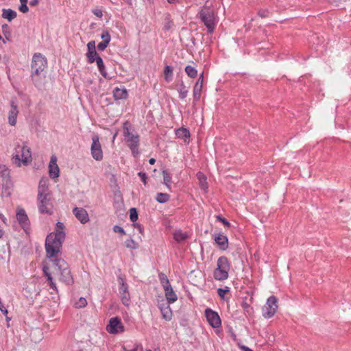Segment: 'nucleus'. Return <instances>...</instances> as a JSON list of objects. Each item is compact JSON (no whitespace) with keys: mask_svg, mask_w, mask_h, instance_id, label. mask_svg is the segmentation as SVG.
Returning a JSON list of instances; mask_svg holds the SVG:
<instances>
[{"mask_svg":"<svg viewBox=\"0 0 351 351\" xmlns=\"http://www.w3.org/2000/svg\"><path fill=\"white\" fill-rule=\"evenodd\" d=\"M59 167L58 165H49V174L50 178L54 179L59 176Z\"/></svg>","mask_w":351,"mask_h":351,"instance_id":"30","label":"nucleus"},{"mask_svg":"<svg viewBox=\"0 0 351 351\" xmlns=\"http://www.w3.org/2000/svg\"><path fill=\"white\" fill-rule=\"evenodd\" d=\"M125 245L126 247L130 249L136 250L138 247V244L133 239H128L125 241Z\"/></svg>","mask_w":351,"mask_h":351,"instance_id":"39","label":"nucleus"},{"mask_svg":"<svg viewBox=\"0 0 351 351\" xmlns=\"http://www.w3.org/2000/svg\"><path fill=\"white\" fill-rule=\"evenodd\" d=\"M73 213L75 217L83 224L87 223L89 221L88 213L83 208L75 207L73 209Z\"/></svg>","mask_w":351,"mask_h":351,"instance_id":"16","label":"nucleus"},{"mask_svg":"<svg viewBox=\"0 0 351 351\" xmlns=\"http://www.w3.org/2000/svg\"><path fill=\"white\" fill-rule=\"evenodd\" d=\"M161 285L163 287L165 292L172 289L171 285L169 282V280L167 282V284H161Z\"/></svg>","mask_w":351,"mask_h":351,"instance_id":"52","label":"nucleus"},{"mask_svg":"<svg viewBox=\"0 0 351 351\" xmlns=\"http://www.w3.org/2000/svg\"><path fill=\"white\" fill-rule=\"evenodd\" d=\"M95 61H96V62H97V65L98 66L99 71L100 73L101 74V75L104 77L107 78L108 74L105 70V66L104 64L102 58L100 56L96 57V60Z\"/></svg>","mask_w":351,"mask_h":351,"instance_id":"26","label":"nucleus"},{"mask_svg":"<svg viewBox=\"0 0 351 351\" xmlns=\"http://www.w3.org/2000/svg\"><path fill=\"white\" fill-rule=\"evenodd\" d=\"M199 16L206 27L208 32L213 33L216 26V19L213 10L208 6H204L199 12Z\"/></svg>","mask_w":351,"mask_h":351,"instance_id":"5","label":"nucleus"},{"mask_svg":"<svg viewBox=\"0 0 351 351\" xmlns=\"http://www.w3.org/2000/svg\"><path fill=\"white\" fill-rule=\"evenodd\" d=\"M91 155L93 158L97 160L100 161L103 158V152L101 149V146L99 143V138L97 135H94L92 137V145H91Z\"/></svg>","mask_w":351,"mask_h":351,"instance_id":"11","label":"nucleus"},{"mask_svg":"<svg viewBox=\"0 0 351 351\" xmlns=\"http://www.w3.org/2000/svg\"><path fill=\"white\" fill-rule=\"evenodd\" d=\"M51 195L48 186V180L42 178L40 180L38 187V196L41 198L43 196Z\"/></svg>","mask_w":351,"mask_h":351,"instance_id":"17","label":"nucleus"},{"mask_svg":"<svg viewBox=\"0 0 351 351\" xmlns=\"http://www.w3.org/2000/svg\"><path fill=\"white\" fill-rule=\"evenodd\" d=\"M181 0H167L169 3H179Z\"/></svg>","mask_w":351,"mask_h":351,"instance_id":"59","label":"nucleus"},{"mask_svg":"<svg viewBox=\"0 0 351 351\" xmlns=\"http://www.w3.org/2000/svg\"><path fill=\"white\" fill-rule=\"evenodd\" d=\"M43 271L45 277H46V278H47V281L48 282L49 285L53 290H54L57 293L58 288H57V286H56L55 282L53 281V276H52L51 272L49 271V267L47 265H44L43 267Z\"/></svg>","mask_w":351,"mask_h":351,"instance_id":"19","label":"nucleus"},{"mask_svg":"<svg viewBox=\"0 0 351 351\" xmlns=\"http://www.w3.org/2000/svg\"><path fill=\"white\" fill-rule=\"evenodd\" d=\"M188 237V235L186 233L183 232L180 230L176 231L173 234V238L175 240L178 242H181L186 239Z\"/></svg>","mask_w":351,"mask_h":351,"instance_id":"34","label":"nucleus"},{"mask_svg":"<svg viewBox=\"0 0 351 351\" xmlns=\"http://www.w3.org/2000/svg\"><path fill=\"white\" fill-rule=\"evenodd\" d=\"M158 277L161 284H167V282L169 281L167 275L163 273L159 274Z\"/></svg>","mask_w":351,"mask_h":351,"instance_id":"44","label":"nucleus"},{"mask_svg":"<svg viewBox=\"0 0 351 351\" xmlns=\"http://www.w3.org/2000/svg\"><path fill=\"white\" fill-rule=\"evenodd\" d=\"M21 3H27V0H20Z\"/></svg>","mask_w":351,"mask_h":351,"instance_id":"62","label":"nucleus"},{"mask_svg":"<svg viewBox=\"0 0 351 351\" xmlns=\"http://www.w3.org/2000/svg\"><path fill=\"white\" fill-rule=\"evenodd\" d=\"M64 229V224L62 222H58L56 226V232L47 236L45 249L48 258H56V254L60 251L62 243L65 239Z\"/></svg>","mask_w":351,"mask_h":351,"instance_id":"1","label":"nucleus"},{"mask_svg":"<svg viewBox=\"0 0 351 351\" xmlns=\"http://www.w3.org/2000/svg\"><path fill=\"white\" fill-rule=\"evenodd\" d=\"M197 178L199 180V184L200 186V188L204 190V191H206L208 189V183H207V178L206 176L202 173L199 171L197 173Z\"/></svg>","mask_w":351,"mask_h":351,"instance_id":"24","label":"nucleus"},{"mask_svg":"<svg viewBox=\"0 0 351 351\" xmlns=\"http://www.w3.org/2000/svg\"><path fill=\"white\" fill-rule=\"evenodd\" d=\"M162 176H163V183L169 188L170 189L169 184L171 182V176L169 173V172L163 169L162 170Z\"/></svg>","mask_w":351,"mask_h":351,"instance_id":"37","label":"nucleus"},{"mask_svg":"<svg viewBox=\"0 0 351 351\" xmlns=\"http://www.w3.org/2000/svg\"><path fill=\"white\" fill-rule=\"evenodd\" d=\"M49 165H57V157L55 155L51 156Z\"/></svg>","mask_w":351,"mask_h":351,"instance_id":"53","label":"nucleus"},{"mask_svg":"<svg viewBox=\"0 0 351 351\" xmlns=\"http://www.w3.org/2000/svg\"><path fill=\"white\" fill-rule=\"evenodd\" d=\"M178 91L179 93V97L181 99H184L186 97L188 92H189V88L184 84L183 81L180 82V84H179V87L178 88Z\"/></svg>","mask_w":351,"mask_h":351,"instance_id":"25","label":"nucleus"},{"mask_svg":"<svg viewBox=\"0 0 351 351\" xmlns=\"http://www.w3.org/2000/svg\"><path fill=\"white\" fill-rule=\"evenodd\" d=\"M258 14L261 18H267L269 16V12L267 10H261Z\"/></svg>","mask_w":351,"mask_h":351,"instance_id":"45","label":"nucleus"},{"mask_svg":"<svg viewBox=\"0 0 351 351\" xmlns=\"http://www.w3.org/2000/svg\"><path fill=\"white\" fill-rule=\"evenodd\" d=\"M165 294L168 304L173 303L178 300V297L176 293L173 291V289L165 291Z\"/></svg>","mask_w":351,"mask_h":351,"instance_id":"27","label":"nucleus"},{"mask_svg":"<svg viewBox=\"0 0 351 351\" xmlns=\"http://www.w3.org/2000/svg\"><path fill=\"white\" fill-rule=\"evenodd\" d=\"M160 311H161V313L162 315V317L167 320V321H169L171 319V317H172V312L169 306V305H167V306H161L160 307Z\"/></svg>","mask_w":351,"mask_h":351,"instance_id":"29","label":"nucleus"},{"mask_svg":"<svg viewBox=\"0 0 351 351\" xmlns=\"http://www.w3.org/2000/svg\"><path fill=\"white\" fill-rule=\"evenodd\" d=\"M123 136L128 146L130 148L134 156L138 154L139 135L130 132L128 122L123 124Z\"/></svg>","mask_w":351,"mask_h":351,"instance_id":"7","label":"nucleus"},{"mask_svg":"<svg viewBox=\"0 0 351 351\" xmlns=\"http://www.w3.org/2000/svg\"><path fill=\"white\" fill-rule=\"evenodd\" d=\"M17 16V13L16 11L12 9H3L2 10V17L3 19H8L9 21H11L14 19H15Z\"/></svg>","mask_w":351,"mask_h":351,"instance_id":"23","label":"nucleus"},{"mask_svg":"<svg viewBox=\"0 0 351 351\" xmlns=\"http://www.w3.org/2000/svg\"><path fill=\"white\" fill-rule=\"evenodd\" d=\"M3 232L1 229H0V238H1L3 237Z\"/></svg>","mask_w":351,"mask_h":351,"instance_id":"64","label":"nucleus"},{"mask_svg":"<svg viewBox=\"0 0 351 351\" xmlns=\"http://www.w3.org/2000/svg\"><path fill=\"white\" fill-rule=\"evenodd\" d=\"M2 33L4 36L5 43L11 40V31L8 24H3L1 26Z\"/></svg>","mask_w":351,"mask_h":351,"instance_id":"31","label":"nucleus"},{"mask_svg":"<svg viewBox=\"0 0 351 351\" xmlns=\"http://www.w3.org/2000/svg\"><path fill=\"white\" fill-rule=\"evenodd\" d=\"M203 80H204V73H201V75H199L196 83H199V84L203 86Z\"/></svg>","mask_w":351,"mask_h":351,"instance_id":"55","label":"nucleus"},{"mask_svg":"<svg viewBox=\"0 0 351 351\" xmlns=\"http://www.w3.org/2000/svg\"><path fill=\"white\" fill-rule=\"evenodd\" d=\"M19 10L23 13H27L29 11L27 3H21Z\"/></svg>","mask_w":351,"mask_h":351,"instance_id":"48","label":"nucleus"},{"mask_svg":"<svg viewBox=\"0 0 351 351\" xmlns=\"http://www.w3.org/2000/svg\"><path fill=\"white\" fill-rule=\"evenodd\" d=\"M5 316L6 317V321H7V322H8V326L9 327L10 326H9L8 322H10V320L11 319V318H10V317H9L8 316V315H5Z\"/></svg>","mask_w":351,"mask_h":351,"instance_id":"61","label":"nucleus"},{"mask_svg":"<svg viewBox=\"0 0 351 351\" xmlns=\"http://www.w3.org/2000/svg\"><path fill=\"white\" fill-rule=\"evenodd\" d=\"M0 40H2L3 43H5V39L1 36V34H0Z\"/></svg>","mask_w":351,"mask_h":351,"instance_id":"63","label":"nucleus"},{"mask_svg":"<svg viewBox=\"0 0 351 351\" xmlns=\"http://www.w3.org/2000/svg\"><path fill=\"white\" fill-rule=\"evenodd\" d=\"M38 210L42 214L51 215L53 213V198L51 195L37 197Z\"/></svg>","mask_w":351,"mask_h":351,"instance_id":"8","label":"nucleus"},{"mask_svg":"<svg viewBox=\"0 0 351 351\" xmlns=\"http://www.w3.org/2000/svg\"><path fill=\"white\" fill-rule=\"evenodd\" d=\"M253 302V296L252 295H249L248 297H245L241 302V306L243 308L244 311L248 315H251L253 314V308L251 306V304Z\"/></svg>","mask_w":351,"mask_h":351,"instance_id":"18","label":"nucleus"},{"mask_svg":"<svg viewBox=\"0 0 351 351\" xmlns=\"http://www.w3.org/2000/svg\"><path fill=\"white\" fill-rule=\"evenodd\" d=\"M133 226L138 230V231L141 234H143V229L141 224L137 223H134Z\"/></svg>","mask_w":351,"mask_h":351,"instance_id":"54","label":"nucleus"},{"mask_svg":"<svg viewBox=\"0 0 351 351\" xmlns=\"http://www.w3.org/2000/svg\"><path fill=\"white\" fill-rule=\"evenodd\" d=\"M241 348L242 350H243V351H253L252 349H250L248 347L245 346H243Z\"/></svg>","mask_w":351,"mask_h":351,"instance_id":"58","label":"nucleus"},{"mask_svg":"<svg viewBox=\"0 0 351 351\" xmlns=\"http://www.w3.org/2000/svg\"><path fill=\"white\" fill-rule=\"evenodd\" d=\"M202 90V86L199 84V83H195L193 91L194 100L198 101L200 99Z\"/></svg>","mask_w":351,"mask_h":351,"instance_id":"32","label":"nucleus"},{"mask_svg":"<svg viewBox=\"0 0 351 351\" xmlns=\"http://www.w3.org/2000/svg\"><path fill=\"white\" fill-rule=\"evenodd\" d=\"M277 298L275 296H270L263 308V315L265 318H271L276 313L278 305Z\"/></svg>","mask_w":351,"mask_h":351,"instance_id":"9","label":"nucleus"},{"mask_svg":"<svg viewBox=\"0 0 351 351\" xmlns=\"http://www.w3.org/2000/svg\"><path fill=\"white\" fill-rule=\"evenodd\" d=\"M51 261L56 267L57 272L60 275V280L66 285L73 283V278L71 273L68 263L61 258H55Z\"/></svg>","mask_w":351,"mask_h":351,"instance_id":"4","label":"nucleus"},{"mask_svg":"<svg viewBox=\"0 0 351 351\" xmlns=\"http://www.w3.org/2000/svg\"><path fill=\"white\" fill-rule=\"evenodd\" d=\"M138 176L141 178V180L143 182V184L146 185L147 178L146 173L141 171L138 173Z\"/></svg>","mask_w":351,"mask_h":351,"instance_id":"47","label":"nucleus"},{"mask_svg":"<svg viewBox=\"0 0 351 351\" xmlns=\"http://www.w3.org/2000/svg\"><path fill=\"white\" fill-rule=\"evenodd\" d=\"M215 241L221 250H226L228 248V240L226 235L219 234L215 237Z\"/></svg>","mask_w":351,"mask_h":351,"instance_id":"20","label":"nucleus"},{"mask_svg":"<svg viewBox=\"0 0 351 351\" xmlns=\"http://www.w3.org/2000/svg\"><path fill=\"white\" fill-rule=\"evenodd\" d=\"M230 265L226 256H220L217 263V268L214 271V278L217 280H224L228 278Z\"/></svg>","mask_w":351,"mask_h":351,"instance_id":"6","label":"nucleus"},{"mask_svg":"<svg viewBox=\"0 0 351 351\" xmlns=\"http://www.w3.org/2000/svg\"><path fill=\"white\" fill-rule=\"evenodd\" d=\"M86 56L88 58V62L89 63H93L96 60V57H99L96 51V50L88 51L86 53Z\"/></svg>","mask_w":351,"mask_h":351,"instance_id":"38","label":"nucleus"},{"mask_svg":"<svg viewBox=\"0 0 351 351\" xmlns=\"http://www.w3.org/2000/svg\"><path fill=\"white\" fill-rule=\"evenodd\" d=\"M87 305V301L86 298L81 297L79 298L78 301L75 303V306L76 308H83Z\"/></svg>","mask_w":351,"mask_h":351,"instance_id":"41","label":"nucleus"},{"mask_svg":"<svg viewBox=\"0 0 351 351\" xmlns=\"http://www.w3.org/2000/svg\"><path fill=\"white\" fill-rule=\"evenodd\" d=\"M123 326L121 319L115 317L110 319L108 325L106 326L107 331L110 334H117L123 331Z\"/></svg>","mask_w":351,"mask_h":351,"instance_id":"13","label":"nucleus"},{"mask_svg":"<svg viewBox=\"0 0 351 351\" xmlns=\"http://www.w3.org/2000/svg\"><path fill=\"white\" fill-rule=\"evenodd\" d=\"M205 316L208 322L213 328H219L221 326V319L217 312L210 308H206Z\"/></svg>","mask_w":351,"mask_h":351,"instance_id":"12","label":"nucleus"},{"mask_svg":"<svg viewBox=\"0 0 351 351\" xmlns=\"http://www.w3.org/2000/svg\"><path fill=\"white\" fill-rule=\"evenodd\" d=\"M93 12L98 17H101L102 16V12L99 10H96Z\"/></svg>","mask_w":351,"mask_h":351,"instance_id":"56","label":"nucleus"},{"mask_svg":"<svg viewBox=\"0 0 351 351\" xmlns=\"http://www.w3.org/2000/svg\"><path fill=\"white\" fill-rule=\"evenodd\" d=\"M12 160L18 167H20L21 163L26 165L32 161L31 150L26 143L16 145Z\"/></svg>","mask_w":351,"mask_h":351,"instance_id":"3","label":"nucleus"},{"mask_svg":"<svg viewBox=\"0 0 351 351\" xmlns=\"http://www.w3.org/2000/svg\"><path fill=\"white\" fill-rule=\"evenodd\" d=\"M87 47H88V51L96 50L95 42L94 40L90 41L87 45Z\"/></svg>","mask_w":351,"mask_h":351,"instance_id":"51","label":"nucleus"},{"mask_svg":"<svg viewBox=\"0 0 351 351\" xmlns=\"http://www.w3.org/2000/svg\"><path fill=\"white\" fill-rule=\"evenodd\" d=\"M118 282L120 285L119 287V294L121 296V299L122 303L125 306H128L130 302V295L128 291V286L127 283L125 282V280L121 276L118 277Z\"/></svg>","mask_w":351,"mask_h":351,"instance_id":"10","label":"nucleus"},{"mask_svg":"<svg viewBox=\"0 0 351 351\" xmlns=\"http://www.w3.org/2000/svg\"><path fill=\"white\" fill-rule=\"evenodd\" d=\"M170 199V196L167 193H158L156 197V201L159 203H166Z\"/></svg>","mask_w":351,"mask_h":351,"instance_id":"36","label":"nucleus"},{"mask_svg":"<svg viewBox=\"0 0 351 351\" xmlns=\"http://www.w3.org/2000/svg\"><path fill=\"white\" fill-rule=\"evenodd\" d=\"M149 162L150 165H154L156 162V160L154 158H152L149 160Z\"/></svg>","mask_w":351,"mask_h":351,"instance_id":"60","label":"nucleus"},{"mask_svg":"<svg viewBox=\"0 0 351 351\" xmlns=\"http://www.w3.org/2000/svg\"><path fill=\"white\" fill-rule=\"evenodd\" d=\"M0 177L6 184L10 182V169L5 165H0Z\"/></svg>","mask_w":351,"mask_h":351,"instance_id":"21","label":"nucleus"},{"mask_svg":"<svg viewBox=\"0 0 351 351\" xmlns=\"http://www.w3.org/2000/svg\"><path fill=\"white\" fill-rule=\"evenodd\" d=\"M130 221L133 223H135L136 221L138 219V213L137 210L135 208H132L130 210Z\"/></svg>","mask_w":351,"mask_h":351,"instance_id":"40","label":"nucleus"},{"mask_svg":"<svg viewBox=\"0 0 351 351\" xmlns=\"http://www.w3.org/2000/svg\"><path fill=\"white\" fill-rule=\"evenodd\" d=\"M185 72L188 76L191 78H195L197 75V71L191 65H188L185 67Z\"/></svg>","mask_w":351,"mask_h":351,"instance_id":"35","label":"nucleus"},{"mask_svg":"<svg viewBox=\"0 0 351 351\" xmlns=\"http://www.w3.org/2000/svg\"><path fill=\"white\" fill-rule=\"evenodd\" d=\"M176 134L178 138H182L184 141H186V139L189 138V136H190L189 131L187 129L184 128L178 129L176 131Z\"/></svg>","mask_w":351,"mask_h":351,"instance_id":"28","label":"nucleus"},{"mask_svg":"<svg viewBox=\"0 0 351 351\" xmlns=\"http://www.w3.org/2000/svg\"><path fill=\"white\" fill-rule=\"evenodd\" d=\"M216 218L218 221L223 223L227 227H230V223L224 217H222L221 215H217Z\"/></svg>","mask_w":351,"mask_h":351,"instance_id":"46","label":"nucleus"},{"mask_svg":"<svg viewBox=\"0 0 351 351\" xmlns=\"http://www.w3.org/2000/svg\"><path fill=\"white\" fill-rule=\"evenodd\" d=\"M102 41H106L107 44H109L110 41V35L108 31H104L101 35Z\"/></svg>","mask_w":351,"mask_h":351,"instance_id":"42","label":"nucleus"},{"mask_svg":"<svg viewBox=\"0 0 351 351\" xmlns=\"http://www.w3.org/2000/svg\"><path fill=\"white\" fill-rule=\"evenodd\" d=\"M16 219L25 231L29 229V221L24 209L20 208L18 210L16 213Z\"/></svg>","mask_w":351,"mask_h":351,"instance_id":"14","label":"nucleus"},{"mask_svg":"<svg viewBox=\"0 0 351 351\" xmlns=\"http://www.w3.org/2000/svg\"><path fill=\"white\" fill-rule=\"evenodd\" d=\"M172 76H173V69L170 66L167 65L164 69L165 80L169 82L171 80Z\"/></svg>","mask_w":351,"mask_h":351,"instance_id":"33","label":"nucleus"},{"mask_svg":"<svg viewBox=\"0 0 351 351\" xmlns=\"http://www.w3.org/2000/svg\"><path fill=\"white\" fill-rule=\"evenodd\" d=\"M228 292H229V288L227 287L225 289L219 288L217 289V293L219 295V297L221 298H224L225 293H226Z\"/></svg>","mask_w":351,"mask_h":351,"instance_id":"43","label":"nucleus"},{"mask_svg":"<svg viewBox=\"0 0 351 351\" xmlns=\"http://www.w3.org/2000/svg\"><path fill=\"white\" fill-rule=\"evenodd\" d=\"M113 230L114 232H119V233H121V234H125V230L121 226H114L113 227Z\"/></svg>","mask_w":351,"mask_h":351,"instance_id":"50","label":"nucleus"},{"mask_svg":"<svg viewBox=\"0 0 351 351\" xmlns=\"http://www.w3.org/2000/svg\"><path fill=\"white\" fill-rule=\"evenodd\" d=\"M10 107L8 113V123L10 125L14 126L16 124V119L19 114V109L15 101H10Z\"/></svg>","mask_w":351,"mask_h":351,"instance_id":"15","label":"nucleus"},{"mask_svg":"<svg viewBox=\"0 0 351 351\" xmlns=\"http://www.w3.org/2000/svg\"><path fill=\"white\" fill-rule=\"evenodd\" d=\"M47 59L41 53H35L32 62V80L34 85L39 88L44 86L46 80L45 69Z\"/></svg>","mask_w":351,"mask_h":351,"instance_id":"2","label":"nucleus"},{"mask_svg":"<svg viewBox=\"0 0 351 351\" xmlns=\"http://www.w3.org/2000/svg\"><path fill=\"white\" fill-rule=\"evenodd\" d=\"M38 3V0H31L29 2V5L31 6H36Z\"/></svg>","mask_w":351,"mask_h":351,"instance_id":"57","label":"nucleus"},{"mask_svg":"<svg viewBox=\"0 0 351 351\" xmlns=\"http://www.w3.org/2000/svg\"><path fill=\"white\" fill-rule=\"evenodd\" d=\"M108 45V44H107L106 41H101L97 45V49L99 51H104Z\"/></svg>","mask_w":351,"mask_h":351,"instance_id":"49","label":"nucleus"},{"mask_svg":"<svg viewBox=\"0 0 351 351\" xmlns=\"http://www.w3.org/2000/svg\"><path fill=\"white\" fill-rule=\"evenodd\" d=\"M113 96L117 100L126 99L128 97V92L125 88L117 87L113 90Z\"/></svg>","mask_w":351,"mask_h":351,"instance_id":"22","label":"nucleus"}]
</instances>
